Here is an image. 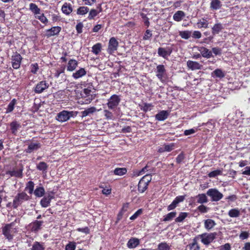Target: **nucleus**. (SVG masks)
Masks as SVG:
<instances>
[{"label":"nucleus","mask_w":250,"mask_h":250,"mask_svg":"<svg viewBox=\"0 0 250 250\" xmlns=\"http://www.w3.org/2000/svg\"><path fill=\"white\" fill-rule=\"evenodd\" d=\"M35 17L36 18L39 19L43 23L46 24L48 22L47 19L42 13L40 15H38L37 16H36Z\"/></svg>","instance_id":"51"},{"label":"nucleus","mask_w":250,"mask_h":250,"mask_svg":"<svg viewBox=\"0 0 250 250\" xmlns=\"http://www.w3.org/2000/svg\"><path fill=\"white\" fill-rule=\"evenodd\" d=\"M185 158L184 154L183 152L178 155L176 158V162L178 164L181 163Z\"/></svg>","instance_id":"62"},{"label":"nucleus","mask_w":250,"mask_h":250,"mask_svg":"<svg viewBox=\"0 0 250 250\" xmlns=\"http://www.w3.org/2000/svg\"><path fill=\"white\" fill-rule=\"evenodd\" d=\"M198 27L199 28H208L209 27V22L207 20V18H203L199 20L197 23Z\"/></svg>","instance_id":"26"},{"label":"nucleus","mask_w":250,"mask_h":250,"mask_svg":"<svg viewBox=\"0 0 250 250\" xmlns=\"http://www.w3.org/2000/svg\"><path fill=\"white\" fill-rule=\"evenodd\" d=\"M29 196L25 192L18 193L14 198L13 202V207L14 208H17L21 205L24 201H28Z\"/></svg>","instance_id":"4"},{"label":"nucleus","mask_w":250,"mask_h":250,"mask_svg":"<svg viewBox=\"0 0 250 250\" xmlns=\"http://www.w3.org/2000/svg\"><path fill=\"white\" fill-rule=\"evenodd\" d=\"M34 183L33 182L30 181H29L26 185L25 190L27 191L28 193L30 194L34 193Z\"/></svg>","instance_id":"39"},{"label":"nucleus","mask_w":250,"mask_h":250,"mask_svg":"<svg viewBox=\"0 0 250 250\" xmlns=\"http://www.w3.org/2000/svg\"><path fill=\"white\" fill-rule=\"evenodd\" d=\"M207 194L209 196L212 201L217 202L220 201L223 197V195L216 188H210L207 192Z\"/></svg>","instance_id":"6"},{"label":"nucleus","mask_w":250,"mask_h":250,"mask_svg":"<svg viewBox=\"0 0 250 250\" xmlns=\"http://www.w3.org/2000/svg\"><path fill=\"white\" fill-rule=\"evenodd\" d=\"M230 245L229 243H226L220 247V250H230Z\"/></svg>","instance_id":"64"},{"label":"nucleus","mask_w":250,"mask_h":250,"mask_svg":"<svg viewBox=\"0 0 250 250\" xmlns=\"http://www.w3.org/2000/svg\"><path fill=\"white\" fill-rule=\"evenodd\" d=\"M151 180V174H146L140 180L138 185V190L141 193L144 192L147 188L148 185Z\"/></svg>","instance_id":"2"},{"label":"nucleus","mask_w":250,"mask_h":250,"mask_svg":"<svg viewBox=\"0 0 250 250\" xmlns=\"http://www.w3.org/2000/svg\"><path fill=\"white\" fill-rule=\"evenodd\" d=\"M185 196L181 195V196H177L174 199V200H175V201H176L177 204H178L179 203L183 202L184 200H185Z\"/></svg>","instance_id":"63"},{"label":"nucleus","mask_w":250,"mask_h":250,"mask_svg":"<svg viewBox=\"0 0 250 250\" xmlns=\"http://www.w3.org/2000/svg\"><path fill=\"white\" fill-rule=\"evenodd\" d=\"M151 37L152 33L151 32V31L150 30L147 29L146 31L145 35L143 37V39L144 40H148L151 38Z\"/></svg>","instance_id":"57"},{"label":"nucleus","mask_w":250,"mask_h":250,"mask_svg":"<svg viewBox=\"0 0 250 250\" xmlns=\"http://www.w3.org/2000/svg\"><path fill=\"white\" fill-rule=\"evenodd\" d=\"M22 59V58L21 55L17 52H16L12 55L11 57V62L13 68L15 69H19L20 67Z\"/></svg>","instance_id":"9"},{"label":"nucleus","mask_w":250,"mask_h":250,"mask_svg":"<svg viewBox=\"0 0 250 250\" xmlns=\"http://www.w3.org/2000/svg\"><path fill=\"white\" fill-rule=\"evenodd\" d=\"M188 215L187 212H181L179 216L175 219V222H182Z\"/></svg>","instance_id":"48"},{"label":"nucleus","mask_w":250,"mask_h":250,"mask_svg":"<svg viewBox=\"0 0 250 250\" xmlns=\"http://www.w3.org/2000/svg\"><path fill=\"white\" fill-rule=\"evenodd\" d=\"M223 29V25L217 20L215 24L211 27V33L213 35H216L219 34Z\"/></svg>","instance_id":"13"},{"label":"nucleus","mask_w":250,"mask_h":250,"mask_svg":"<svg viewBox=\"0 0 250 250\" xmlns=\"http://www.w3.org/2000/svg\"><path fill=\"white\" fill-rule=\"evenodd\" d=\"M197 130V128H191L190 129L185 130L184 131V134L186 136H188L195 133Z\"/></svg>","instance_id":"58"},{"label":"nucleus","mask_w":250,"mask_h":250,"mask_svg":"<svg viewBox=\"0 0 250 250\" xmlns=\"http://www.w3.org/2000/svg\"><path fill=\"white\" fill-rule=\"evenodd\" d=\"M45 193L44 188L42 187H37L34 191V194L36 197H41Z\"/></svg>","instance_id":"35"},{"label":"nucleus","mask_w":250,"mask_h":250,"mask_svg":"<svg viewBox=\"0 0 250 250\" xmlns=\"http://www.w3.org/2000/svg\"><path fill=\"white\" fill-rule=\"evenodd\" d=\"M37 168L40 171H42V172H46L48 165L44 162H40L37 166Z\"/></svg>","instance_id":"37"},{"label":"nucleus","mask_w":250,"mask_h":250,"mask_svg":"<svg viewBox=\"0 0 250 250\" xmlns=\"http://www.w3.org/2000/svg\"><path fill=\"white\" fill-rule=\"evenodd\" d=\"M51 200L44 196L43 198L41 200L40 204L42 207L47 208L50 205Z\"/></svg>","instance_id":"45"},{"label":"nucleus","mask_w":250,"mask_h":250,"mask_svg":"<svg viewBox=\"0 0 250 250\" xmlns=\"http://www.w3.org/2000/svg\"><path fill=\"white\" fill-rule=\"evenodd\" d=\"M17 103V100L15 99H13L8 104L6 108V113H9L11 112L15 107V105Z\"/></svg>","instance_id":"40"},{"label":"nucleus","mask_w":250,"mask_h":250,"mask_svg":"<svg viewBox=\"0 0 250 250\" xmlns=\"http://www.w3.org/2000/svg\"><path fill=\"white\" fill-rule=\"evenodd\" d=\"M78 62L74 59H70L67 65V70L68 71H74L78 66Z\"/></svg>","instance_id":"23"},{"label":"nucleus","mask_w":250,"mask_h":250,"mask_svg":"<svg viewBox=\"0 0 250 250\" xmlns=\"http://www.w3.org/2000/svg\"><path fill=\"white\" fill-rule=\"evenodd\" d=\"M205 228L207 229H210L213 228L216 225L214 221L212 219H208L205 221Z\"/></svg>","instance_id":"34"},{"label":"nucleus","mask_w":250,"mask_h":250,"mask_svg":"<svg viewBox=\"0 0 250 250\" xmlns=\"http://www.w3.org/2000/svg\"><path fill=\"white\" fill-rule=\"evenodd\" d=\"M14 223L12 222L6 224L2 228V234L8 241H11L13 239L14 234L16 231V229L14 228Z\"/></svg>","instance_id":"1"},{"label":"nucleus","mask_w":250,"mask_h":250,"mask_svg":"<svg viewBox=\"0 0 250 250\" xmlns=\"http://www.w3.org/2000/svg\"><path fill=\"white\" fill-rule=\"evenodd\" d=\"M91 87L84 88L81 93L82 97L84 98H87L85 101L86 104L90 103L95 98V96L91 94Z\"/></svg>","instance_id":"11"},{"label":"nucleus","mask_w":250,"mask_h":250,"mask_svg":"<svg viewBox=\"0 0 250 250\" xmlns=\"http://www.w3.org/2000/svg\"><path fill=\"white\" fill-rule=\"evenodd\" d=\"M10 174L11 176L21 178L22 175V169H21L17 170L11 171L10 172Z\"/></svg>","instance_id":"47"},{"label":"nucleus","mask_w":250,"mask_h":250,"mask_svg":"<svg viewBox=\"0 0 250 250\" xmlns=\"http://www.w3.org/2000/svg\"><path fill=\"white\" fill-rule=\"evenodd\" d=\"M29 9L35 16L41 14V9L35 3H31L29 4Z\"/></svg>","instance_id":"31"},{"label":"nucleus","mask_w":250,"mask_h":250,"mask_svg":"<svg viewBox=\"0 0 250 250\" xmlns=\"http://www.w3.org/2000/svg\"><path fill=\"white\" fill-rule=\"evenodd\" d=\"M213 73L216 77L218 78H223L224 77V74L221 69H217L213 71Z\"/></svg>","instance_id":"56"},{"label":"nucleus","mask_w":250,"mask_h":250,"mask_svg":"<svg viewBox=\"0 0 250 250\" xmlns=\"http://www.w3.org/2000/svg\"><path fill=\"white\" fill-rule=\"evenodd\" d=\"M89 8L86 6H81L78 8L77 10V14L79 15H84L89 11Z\"/></svg>","instance_id":"41"},{"label":"nucleus","mask_w":250,"mask_h":250,"mask_svg":"<svg viewBox=\"0 0 250 250\" xmlns=\"http://www.w3.org/2000/svg\"><path fill=\"white\" fill-rule=\"evenodd\" d=\"M39 69L37 63H32L30 65V71L32 74H36Z\"/></svg>","instance_id":"50"},{"label":"nucleus","mask_w":250,"mask_h":250,"mask_svg":"<svg viewBox=\"0 0 250 250\" xmlns=\"http://www.w3.org/2000/svg\"><path fill=\"white\" fill-rule=\"evenodd\" d=\"M86 74V71L83 68H81L78 70L76 71L75 73H73L72 77L75 79H78L82 77L85 76Z\"/></svg>","instance_id":"27"},{"label":"nucleus","mask_w":250,"mask_h":250,"mask_svg":"<svg viewBox=\"0 0 250 250\" xmlns=\"http://www.w3.org/2000/svg\"><path fill=\"white\" fill-rule=\"evenodd\" d=\"M140 244V240L138 238L132 237L127 243V247L129 249H133L137 247Z\"/></svg>","instance_id":"21"},{"label":"nucleus","mask_w":250,"mask_h":250,"mask_svg":"<svg viewBox=\"0 0 250 250\" xmlns=\"http://www.w3.org/2000/svg\"><path fill=\"white\" fill-rule=\"evenodd\" d=\"M176 215V212H175V211L171 212L164 216V218L163 221L164 222L170 221L172 220L173 219V218L175 217Z\"/></svg>","instance_id":"44"},{"label":"nucleus","mask_w":250,"mask_h":250,"mask_svg":"<svg viewBox=\"0 0 250 250\" xmlns=\"http://www.w3.org/2000/svg\"><path fill=\"white\" fill-rule=\"evenodd\" d=\"M76 115V112L63 110L57 114L56 119L59 122L62 123L68 121L71 117H74Z\"/></svg>","instance_id":"3"},{"label":"nucleus","mask_w":250,"mask_h":250,"mask_svg":"<svg viewBox=\"0 0 250 250\" xmlns=\"http://www.w3.org/2000/svg\"><path fill=\"white\" fill-rule=\"evenodd\" d=\"M43 223L41 221H35L30 224L31 230L33 232H37L41 229V226Z\"/></svg>","instance_id":"25"},{"label":"nucleus","mask_w":250,"mask_h":250,"mask_svg":"<svg viewBox=\"0 0 250 250\" xmlns=\"http://www.w3.org/2000/svg\"><path fill=\"white\" fill-rule=\"evenodd\" d=\"M197 48L203 57L209 58L212 56V52L208 48L203 46L198 47Z\"/></svg>","instance_id":"18"},{"label":"nucleus","mask_w":250,"mask_h":250,"mask_svg":"<svg viewBox=\"0 0 250 250\" xmlns=\"http://www.w3.org/2000/svg\"><path fill=\"white\" fill-rule=\"evenodd\" d=\"M127 172V169L125 168H116L114 170L115 175L122 176Z\"/></svg>","instance_id":"43"},{"label":"nucleus","mask_w":250,"mask_h":250,"mask_svg":"<svg viewBox=\"0 0 250 250\" xmlns=\"http://www.w3.org/2000/svg\"><path fill=\"white\" fill-rule=\"evenodd\" d=\"M191 36L195 39H199L201 38L202 34L199 31H194L192 32Z\"/></svg>","instance_id":"53"},{"label":"nucleus","mask_w":250,"mask_h":250,"mask_svg":"<svg viewBox=\"0 0 250 250\" xmlns=\"http://www.w3.org/2000/svg\"><path fill=\"white\" fill-rule=\"evenodd\" d=\"M169 115V112L167 110H161L155 116V119L159 121H163L166 120Z\"/></svg>","instance_id":"14"},{"label":"nucleus","mask_w":250,"mask_h":250,"mask_svg":"<svg viewBox=\"0 0 250 250\" xmlns=\"http://www.w3.org/2000/svg\"><path fill=\"white\" fill-rule=\"evenodd\" d=\"M228 215L229 217L232 218L238 217L240 215V210L237 208L231 209L229 211Z\"/></svg>","instance_id":"32"},{"label":"nucleus","mask_w":250,"mask_h":250,"mask_svg":"<svg viewBox=\"0 0 250 250\" xmlns=\"http://www.w3.org/2000/svg\"><path fill=\"white\" fill-rule=\"evenodd\" d=\"M102 44L100 43H97L94 45L92 47V52L95 55H98L101 51Z\"/></svg>","instance_id":"42"},{"label":"nucleus","mask_w":250,"mask_h":250,"mask_svg":"<svg viewBox=\"0 0 250 250\" xmlns=\"http://www.w3.org/2000/svg\"><path fill=\"white\" fill-rule=\"evenodd\" d=\"M155 72L156 77L161 82H163L167 77L166 69L165 66L163 64L158 65L156 66Z\"/></svg>","instance_id":"8"},{"label":"nucleus","mask_w":250,"mask_h":250,"mask_svg":"<svg viewBox=\"0 0 250 250\" xmlns=\"http://www.w3.org/2000/svg\"><path fill=\"white\" fill-rule=\"evenodd\" d=\"M61 10L64 14L69 15L73 11L72 6L70 3L65 2L62 5Z\"/></svg>","instance_id":"17"},{"label":"nucleus","mask_w":250,"mask_h":250,"mask_svg":"<svg viewBox=\"0 0 250 250\" xmlns=\"http://www.w3.org/2000/svg\"><path fill=\"white\" fill-rule=\"evenodd\" d=\"M96 111V108L95 107H91L90 108H87L83 111L81 112L82 117H84L87 116H88L90 114H93Z\"/></svg>","instance_id":"33"},{"label":"nucleus","mask_w":250,"mask_h":250,"mask_svg":"<svg viewBox=\"0 0 250 250\" xmlns=\"http://www.w3.org/2000/svg\"><path fill=\"white\" fill-rule=\"evenodd\" d=\"M185 16V13L183 11L179 10L173 15V19L175 21H180Z\"/></svg>","instance_id":"28"},{"label":"nucleus","mask_w":250,"mask_h":250,"mask_svg":"<svg viewBox=\"0 0 250 250\" xmlns=\"http://www.w3.org/2000/svg\"><path fill=\"white\" fill-rule=\"evenodd\" d=\"M31 250H45L44 243L34 242L32 245Z\"/></svg>","instance_id":"29"},{"label":"nucleus","mask_w":250,"mask_h":250,"mask_svg":"<svg viewBox=\"0 0 250 250\" xmlns=\"http://www.w3.org/2000/svg\"><path fill=\"white\" fill-rule=\"evenodd\" d=\"M100 188H103L102 192L103 194L107 195L111 193V189L109 187L104 188L103 186H100Z\"/></svg>","instance_id":"52"},{"label":"nucleus","mask_w":250,"mask_h":250,"mask_svg":"<svg viewBox=\"0 0 250 250\" xmlns=\"http://www.w3.org/2000/svg\"><path fill=\"white\" fill-rule=\"evenodd\" d=\"M170 246L166 242H161L158 245V250H170Z\"/></svg>","instance_id":"46"},{"label":"nucleus","mask_w":250,"mask_h":250,"mask_svg":"<svg viewBox=\"0 0 250 250\" xmlns=\"http://www.w3.org/2000/svg\"><path fill=\"white\" fill-rule=\"evenodd\" d=\"M41 144L39 143L32 142L28 145L26 151L29 153H31L32 152L38 149L41 147Z\"/></svg>","instance_id":"22"},{"label":"nucleus","mask_w":250,"mask_h":250,"mask_svg":"<svg viewBox=\"0 0 250 250\" xmlns=\"http://www.w3.org/2000/svg\"><path fill=\"white\" fill-rule=\"evenodd\" d=\"M107 101V105L108 108L111 110H115L118 106L121 101V99L118 95L114 94Z\"/></svg>","instance_id":"5"},{"label":"nucleus","mask_w":250,"mask_h":250,"mask_svg":"<svg viewBox=\"0 0 250 250\" xmlns=\"http://www.w3.org/2000/svg\"><path fill=\"white\" fill-rule=\"evenodd\" d=\"M178 206V204L174 200L167 207V210L170 211L174 209Z\"/></svg>","instance_id":"60"},{"label":"nucleus","mask_w":250,"mask_h":250,"mask_svg":"<svg viewBox=\"0 0 250 250\" xmlns=\"http://www.w3.org/2000/svg\"><path fill=\"white\" fill-rule=\"evenodd\" d=\"M172 52L170 48H168L166 50L164 48L159 47L158 49V54L159 56L162 57L163 58L166 59L169 56Z\"/></svg>","instance_id":"19"},{"label":"nucleus","mask_w":250,"mask_h":250,"mask_svg":"<svg viewBox=\"0 0 250 250\" xmlns=\"http://www.w3.org/2000/svg\"><path fill=\"white\" fill-rule=\"evenodd\" d=\"M64 67H62L60 69H57L56 71V73H55V77H56V78H58L60 76L61 74L64 72Z\"/></svg>","instance_id":"61"},{"label":"nucleus","mask_w":250,"mask_h":250,"mask_svg":"<svg viewBox=\"0 0 250 250\" xmlns=\"http://www.w3.org/2000/svg\"><path fill=\"white\" fill-rule=\"evenodd\" d=\"M197 202L199 204H204L207 203L208 200L207 196L205 194H199L197 196Z\"/></svg>","instance_id":"38"},{"label":"nucleus","mask_w":250,"mask_h":250,"mask_svg":"<svg viewBox=\"0 0 250 250\" xmlns=\"http://www.w3.org/2000/svg\"><path fill=\"white\" fill-rule=\"evenodd\" d=\"M98 8H99V11L94 9H92L90 10L88 16V19L89 20L93 19L102 11V8L100 5L98 6Z\"/></svg>","instance_id":"30"},{"label":"nucleus","mask_w":250,"mask_h":250,"mask_svg":"<svg viewBox=\"0 0 250 250\" xmlns=\"http://www.w3.org/2000/svg\"><path fill=\"white\" fill-rule=\"evenodd\" d=\"M76 248V243L75 242H69L65 246V250H75Z\"/></svg>","instance_id":"54"},{"label":"nucleus","mask_w":250,"mask_h":250,"mask_svg":"<svg viewBox=\"0 0 250 250\" xmlns=\"http://www.w3.org/2000/svg\"><path fill=\"white\" fill-rule=\"evenodd\" d=\"M217 233L216 232L213 233H204L199 235V237L201 239V242L204 245H208L211 243L216 238Z\"/></svg>","instance_id":"7"},{"label":"nucleus","mask_w":250,"mask_h":250,"mask_svg":"<svg viewBox=\"0 0 250 250\" xmlns=\"http://www.w3.org/2000/svg\"><path fill=\"white\" fill-rule=\"evenodd\" d=\"M10 127L12 133L14 135H16L21 125L17 121H14L10 124Z\"/></svg>","instance_id":"20"},{"label":"nucleus","mask_w":250,"mask_h":250,"mask_svg":"<svg viewBox=\"0 0 250 250\" xmlns=\"http://www.w3.org/2000/svg\"><path fill=\"white\" fill-rule=\"evenodd\" d=\"M152 107V105L151 104L146 103L145 104L142 109L145 112H147L148 111H150Z\"/></svg>","instance_id":"59"},{"label":"nucleus","mask_w":250,"mask_h":250,"mask_svg":"<svg viewBox=\"0 0 250 250\" xmlns=\"http://www.w3.org/2000/svg\"><path fill=\"white\" fill-rule=\"evenodd\" d=\"M191 31H181L179 32V36L183 39L188 40L191 37Z\"/></svg>","instance_id":"36"},{"label":"nucleus","mask_w":250,"mask_h":250,"mask_svg":"<svg viewBox=\"0 0 250 250\" xmlns=\"http://www.w3.org/2000/svg\"><path fill=\"white\" fill-rule=\"evenodd\" d=\"M222 173V171L220 169H217L209 172L208 174V176L209 178H214L218 175H220Z\"/></svg>","instance_id":"49"},{"label":"nucleus","mask_w":250,"mask_h":250,"mask_svg":"<svg viewBox=\"0 0 250 250\" xmlns=\"http://www.w3.org/2000/svg\"><path fill=\"white\" fill-rule=\"evenodd\" d=\"M118 44V42L114 37L110 38L107 50V52L110 54H113L117 49Z\"/></svg>","instance_id":"12"},{"label":"nucleus","mask_w":250,"mask_h":250,"mask_svg":"<svg viewBox=\"0 0 250 250\" xmlns=\"http://www.w3.org/2000/svg\"><path fill=\"white\" fill-rule=\"evenodd\" d=\"M49 84L46 81H42L38 83L34 89L35 93L40 94L49 87Z\"/></svg>","instance_id":"10"},{"label":"nucleus","mask_w":250,"mask_h":250,"mask_svg":"<svg viewBox=\"0 0 250 250\" xmlns=\"http://www.w3.org/2000/svg\"><path fill=\"white\" fill-rule=\"evenodd\" d=\"M61 30V27L60 26H54L50 29L46 30V35L48 37L57 35L59 34Z\"/></svg>","instance_id":"16"},{"label":"nucleus","mask_w":250,"mask_h":250,"mask_svg":"<svg viewBox=\"0 0 250 250\" xmlns=\"http://www.w3.org/2000/svg\"><path fill=\"white\" fill-rule=\"evenodd\" d=\"M222 3L220 0H211L210 8L212 10H217L222 7Z\"/></svg>","instance_id":"24"},{"label":"nucleus","mask_w":250,"mask_h":250,"mask_svg":"<svg viewBox=\"0 0 250 250\" xmlns=\"http://www.w3.org/2000/svg\"><path fill=\"white\" fill-rule=\"evenodd\" d=\"M191 250H199L200 247L195 240L188 245Z\"/></svg>","instance_id":"55"},{"label":"nucleus","mask_w":250,"mask_h":250,"mask_svg":"<svg viewBox=\"0 0 250 250\" xmlns=\"http://www.w3.org/2000/svg\"><path fill=\"white\" fill-rule=\"evenodd\" d=\"M187 65L188 68L191 70L201 69L203 66L202 64H200L197 62L190 60L188 61Z\"/></svg>","instance_id":"15"}]
</instances>
